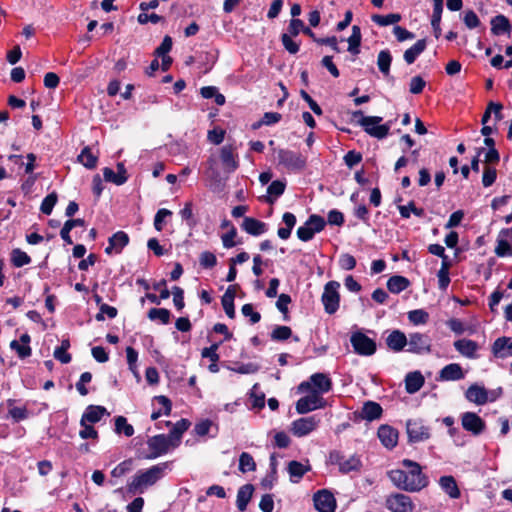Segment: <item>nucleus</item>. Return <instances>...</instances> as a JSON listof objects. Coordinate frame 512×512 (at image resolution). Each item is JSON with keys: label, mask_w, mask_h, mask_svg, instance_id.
<instances>
[{"label": "nucleus", "mask_w": 512, "mask_h": 512, "mask_svg": "<svg viewBox=\"0 0 512 512\" xmlns=\"http://www.w3.org/2000/svg\"><path fill=\"white\" fill-rule=\"evenodd\" d=\"M495 253L499 257L512 256V228H506L500 231Z\"/></svg>", "instance_id": "obj_20"}, {"label": "nucleus", "mask_w": 512, "mask_h": 512, "mask_svg": "<svg viewBox=\"0 0 512 512\" xmlns=\"http://www.w3.org/2000/svg\"><path fill=\"white\" fill-rule=\"evenodd\" d=\"M465 378V373L458 363H450L444 366L438 373L439 381H458Z\"/></svg>", "instance_id": "obj_25"}, {"label": "nucleus", "mask_w": 512, "mask_h": 512, "mask_svg": "<svg viewBox=\"0 0 512 512\" xmlns=\"http://www.w3.org/2000/svg\"><path fill=\"white\" fill-rule=\"evenodd\" d=\"M332 385V380L327 374L318 372L312 374L307 381L301 382L298 390L299 392H313L322 396L331 391Z\"/></svg>", "instance_id": "obj_5"}, {"label": "nucleus", "mask_w": 512, "mask_h": 512, "mask_svg": "<svg viewBox=\"0 0 512 512\" xmlns=\"http://www.w3.org/2000/svg\"><path fill=\"white\" fill-rule=\"evenodd\" d=\"M78 161L88 169H94L98 162V154L93 153L89 146L82 149Z\"/></svg>", "instance_id": "obj_42"}, {"label": "nucleus", "mask_w": 512, "mask_h": 512, "mask_svg": "<svg viewBox=\"0 0 512 512\" xmlns=\"http://www.w3.org/2000/svg\"><path fill=\"white\" fill-rule=\"evenodd\" d=\"M238 469L242 473L253 472L256 470L254 458L248 452H242L239 456Z\"/></svg>", "instance_id": "obj_49"}, {"label": "nucleus", "mask_w": 512, "mask_h": 512, "mask_svg": "<svg viewBox=\"0 0 512 512\" xmlns=\"http://www.w3.org/2000/svg\"><path fill=\"white\" fill-rule=\"evenodd\" d=\"M275 155L278 164L289 171H300L305 167L306 159L300 152L280 148L275 150Z\"/></svg>", "instance_id": "obj_6"}, {"label": "nucleus", "mask_w": 512, "mask_h": 512, "mask_svg": "<svg viewBox=\"0 0 512 512\" xmlns=\"http://www.w3.org/2000/svg\"><path fill=\"white\" fill-rule=\"evenodd\" d=\"M426 47H427L426 39L418 40L414 45H412L410 48H408L404 52V54H403L404 61L408 65L413 64L416 61V59L425 51Z\"/></svg>", "instance_id": "obj_36"}, {"label": "nucleus", "mask_w": 512, "mask_h": 512, "mask_svg": "<svg viewBox=\"0 0 512 512\" xmlns=\"http://www.w3.org/2000/svg\"><path fill=\"white\" fill-rule=\"evenodd\" d=\"M242 228L250 235L259 236L267 231V224L252 217H245Z\"/></svg>", "instance_id": "obj_33"}, {"label": "nucleus", "mask_w": 512, "mask_h": 512, "mask_svg": "<svg viewBox=\"0 0 512 512\" xmlns=\"http://www.w3.org/2000/svg\"><path fill=\"white\" fill-rule=\"evenodd\" d=\"M310 470L311 466L308 460L305 461V463L292 460L287 464V472L292 483H299L303 476Z\"/></svg>", "instance_id": "obj_26"}, {"label": "nucleus", "mask_w": 512, "mask_h": 512, "mask_svg": "<svg viewBox=\"0 0 512 512\" xmlns=\"http://www.w3.org/2000/svg\"><path fill=\"white\" fill-rule=\"evenodd\" d=\"M361 30L358 26L354 25L352 27V34L348 38V51L354 55L360 53V45H361Z\"/></svg>", "instance_id": "obj_47"}, {"label": "nucleus", "mask_w": 512, "mask_h": 512, "mask_svg": "<svg viewBox=\"0 0 512 512\" xmlns=\"http://www.w3.org/2000/svg\"><path fill=\"white\" fill-rule=\"evenodd\" d=\"M155 400L161 405V408L152 412L151 419L156 420L162 415H169L172 408L171 401L163 395L156 396Z\"/></svg>", "instance_id": "obj_48"}, {"label": "nucleus", "mask_w": 512, "mask_h": 512, "mask_svg": "<svg viewBox=\"0 0 512 512\" xmlns=\"http://www.w3.org/2000/svg\"><path fill=\"white\" fill-rule=\"evenodd\" d=\"M241 312L244 317L249 318L251 324H256L261 319L260 313L255 311L254 306L250 303L244 304Z\"/></svg>", "instance_id": "obj_58"}, {"label": "nucleus", "mask_w": 512, "mask_h": 512, "mask_svg": "<svg viewBox=\"0 0 512 512\" xmlns=\"http://www.w3.org/2000/svg\"><path fill=\"white\" fill-rule=\"evenodd\" d=\"M401 19L402 17L399 13H390L387 15L374 14L371 16L372 22L381 27L397 24Z\"/></svg>", "instance_id": "obj_44"}, {"label": "nucleus", "mask_w": 512, "mask_h": 512, "mask_svg": "<svg viewBox=\"0 0 512 512\" xmlns=\"http://www.w3.org/2000/svg\"><path fill=\"white\" fill-rule=\"evenodd\" d=\"M408 320L414 325H424L429 320V314L423 309H415L408 312Z\"/></svg>", "instance_id": "obj_52"}, {"label": "nucleus", "mask_w": 512, "mask_h": 512, "mask_svg": "<svg viewBox=\"0 0 512 512\" xmlns=\"http://www.w3.org/2000/svg\"><path fill=\"white\" fill-rule=\"evenodd\" d=\"M391 63V52L388 49L381 50L377 56V66L379 71L383 74V76H389Z\"/></svg>", "instance_id": "obj_43"}, {"label": "nucleus", "mask_w": 512, "mask_h": 512, "mask_svg": "<svg viewBox=\"0 0 512 512\" xmlns=\"http://www.w3.org/2000/svg\"><path fill=\"white\" fill-rule=\"evenodd\" d=\"M218 431V424L210 419H201L195 423L193 428L194 434L202 439L215 438L218 434Z\"/></svg>", "instance_id": "obj_22"}, {"label": "nucleus", "mask_w": 512, "mask_h": 512, "mask_svg": "<svg viewBox=\"0 0 512 512\" xmlns=\"http://www.w3.org/2000/svg\"><path fill=\"white\" fill-rule=\"evenodd\" d=\"M286 182L281 180H275L270 183L267 188L268 196L266 201L270 204H273L277 198H279L285 191Z\"/></svg>", "instance_id": "obj_40"}, {"label": "nucleus", "mask_w": 512, "mask_h": 512, "mask_svg": "<svg viewBox=\"0 0 512 512\" xmlns=\"http://www.w3.org/2000/svg\"><path fill=\"white\" fill-rule=\"evenodd\" d=\"M425 379L420 371L409 372L405 377V389L407 393L414 394L424 385Z\"/></svg>", "instance_id": "obj_32"}, {"label": "nucleus", "mask_w": 512, "mask_h": 512, "mask_svg": "<svg viewBox=\"0 0 512 512\" xmlns=\"http://www.w3.org/2000/svg\"><path fill=\"white\" fill-rule=\"evenodd\" d=\"M31 337L29 334L24 333L20 336L19 340H13L10 343V348L16 352L20 359H25L32 354V349L29 345Z\"/></svg>", "instance_id": "obj_29"}, {"label": "nucleus", "mask_w": 512, "mask_h": 512, "mask_svg": "<svg viewBox=\"0 0 512 512\" xmlns=\"http://www.w3.org/2000/svg\"><path fill=\"white\" fill-rule=\"evenodd\" d=\"M407 337L403 331L395 329L387 335L385 342L391 351L399 353L407 347Z\"/></svg>", "instance_id": "obj_24"}, {"label": "nucleus", "mask_w": 512, "mask_h": 512, "mask_svg": "<svg viewBox=\"0 0 512 512\" xmlns=\"http://www.w3.org/2000/svg\"><path fill=\"white\" fill-rule=\"evenodd\" d=\"M220 159L228 172H234L239 166L234 149L231 145H226L221 148Z\"/></svg>", "instance_id": "obj_30"}, {"label": "nucleus", "mask_w": 512, "mask_h": 512, "mask_svg": "<svg viewBox=\"0 0 512 512\" xmlns=\"http://www.w3.org/2000/svg\"><path fill=\"white\" fill-rule=\"evenodd\" d=\"M410 285V281L400 275H394L390 277L387 281V288L391 293L399 294L405 289H407Z\"/></svg>", "instance_id": "obj_39"}, {"label": "nucleus", "mask_w": 512, "mask_h": 512, "mask_svg": "<svg viewBox=\"0 0 512 512\" xmlns=\"http://www.w3.org/2000/svg\"><path fill=\"white\" fill-rule=\"evenodd\" d=\"M56 203V193H50L42 200L40 211L45 215H50Z\"/></svg>", "instance_id": "obj_57"}, {"label": "nucleus", "mask_w": 512, "mask_h": 512, "mask_svg": "<svg viewBox=\"0 0 512 512\" xmlns=\"http://www.w3.org/2000/svg\"><path fill=\"white\" fill-rule=\"evenodd\" d=\"M463 429L473 435H480L485 430L484 420L474 412H465L461 416Z\"/></svg>", "instance_id": "obj_16"}, {"label": "nucleus", "mask_w": 512, "mask_h": 512, "mask_svg": "<svg viewBox=\"0 0 512 512\" xmlns=\"http://www.w3.org/2000/svg\"><path fill=\"white\" fill-rule=\"evenodd\" d=\"M147 446L149 449V453L146 455L147 459H156L167 454L168 451L173 448L171 440L165 434L150 437L147 440Z\"/></svg>", "instance_id": "obj_12"}, {"label": "nucleus", "mask_w": 512, "mask_h": 512, "mask_svg": "<svg viewBox=\"0 0 512 512\" xmlns=\"http://www.w3.org/2000/svg\"><path fill=\"white\" fill-rule=\"evenodd\" d=\"M406 351L416 355H427L432 351V339L420 332L409 333Z\"/></svg>", "instance_id": "obj_9"}, {"label": "nucleus", "mask_w": 512, "mask_h": 512, "mask_svg": "<svg viewBox=\"0 0 512 512\" xmlns=\"http://www.w3.org/2000/svg\"><path fill=\"white\" fill-rule=\"evenodd\" d=\"M254 487L252 484H246L239 488L237 492L236 505L239 511L243 512L246 510L249 501L251 500Z\"/></svg>", "instance_id": "obj_38"}, {"label": "nucleus", "mask_w": 512, "mask_h": 512, "mask_svg": "<svg viewBox=\"0 0 512 512\" xmlns=\"http://www.w3.org/2000/svg\"><path fill=\"white\" fill-rule=\"evenodd\" d=\"M189 426L190 422L187 419H180L173 425L169 434L166 435L171 440L173 448L179 446L182 435L188 430Z\"/></svg>", "instance_id": "obj_31"}, {"label": "nucleus", "mask_w": 512, "mask_h": 512, "mask_svg": "<svg viewBox=\"0 0 512 512\" xmlns=\"http://www.w3.org/2000/svg\"><path fill=\"white\" fill-rule=\"evenodd\" d=\"M8 413L10 417L15 421L19 422L28 418L29 413L26 407H9Z\"/></svg>", "instance_id": "obj_62"}, {"label": "nucleus", "mask_w": 512, "mask_h": 512, "mask_svg": "<svg viewBox=\"0 0 512 512\" xmlns=\"http://www.w3.org/2000/svg\"><path fill=\"white\" fill-rule=\"evenodd\" d=\"M314 505L319 512H335L336 500L334 495L327 491L321 490L314 494Z\"/></svg>", "instance_id": "obj_17"}, {"label": "nucleus", "mask_w": 512, "mask_h": 512, "mask_svg": "<svg viewBox=\"0 0 512 512\" xmlns=\"http://www.w3.org/2000/svg\"><path fill=\"white\" fill-rule=\"evenodd\" d=\"M340 284L337 281H329L324 286L321 301L327 314H335L340 306L339 290Z\"/></svg>", "instance_id": "obj_8"}, {"label": "nucleus", "mask_w": 512, "mask_h": 512, "mask_svg": "<svg viewBox=\"0 0 512 512\" xmlns=\"http://www.w3.org/2000/svg\"><path fill=\"white\" fill-rule=\"evenodd\" d=\"M377 436L381 444L388 450H392L398 444V431L388 424H383L378 428Z\"/></svg>", "instance_id": "obj_18"}, {"label": "nucleus", "mask_w": 512, "mask_h": 512, "mask_svg": "<svg viewBox=\"0 0 512 512\" xmlns=\"http://www.w3.org/2000/svg\"><path fill=\"white\" fill-rule=\"evenodd\" d=\"M502 395V388L488 390L484 385L474 383L468 387L465 392V398L476 405H485L496 401Z\"/></svg>", "instance_id": "obj_4"}, {"label": "nucleus", "mask_w": 512, "mask_h": 512, "mask_svg": "<svg viewBox=\"0 0 512 512\" xmlns=\"http://www.w3.org/2000/svg\"><path fill=\"white\" fill-rule=\"evenodd\" d=\"M171 313L166 308H151L148 312V318L151 321H159L161 324H168Z\"/></svg>", "instance_id": "obj_51"}, {"label": "nucleus", "mask_w": 512, "mask_h": 512, "mask_svg": "<svg viewBox=\"0 0 512 512\" xmlns=\"http://www.w3.org/2000/svg\"><path fill=\"white\" fill-rule=\"evenodd\" d=\"M292 335V330L288 326H276L271 332V339L273 341H285Z\"/></svg>", "instance_id": "obj_53"}, {"label": "nucleus", "mask_w": 512, "mask_h": 512, "mask_svg": "<svg viewBox=\"0 0 512 512\" xmlns=\"http://www.w3.org/2000/svg\"><path fill=\"white\" fill-rule=\"evenodd\" d=\"M393 34L396 37L397 41L404 42L406 40L414 39L415 35L414 33L408 31L406 28L395 25L393 27Z\"/></svg>", "instance_id": "obj_63"}, {"label": "nucleus", "mask_w": 512, "mask_h": 512, "mask_svg": "<svg viewBox=\"0 0 512 512\" xmlns=\"http://www.w3.org/2000/svg\"><path fill=\"white\" fill-rule=\"evenodd\" d=\"M383 413V409L381 405L374 401H366L364 402L360 412L359 417L362 420H366L368 422H372L374 420H378L381 418Z\"/></svg>", "instance_id": "obj_28"}, {"label": "nucleus", "mask_w": 512, "mask_h": 512, "mask_svg": "<svg viewBox=\"0 0 512 512\" xmlns=\"http://www.w3.org/2000/svg\"><path fill=\"white\" fill-rule=\"evenodd\" d=\"M129 236L124 231H117L108 239V246L105 253L108 255L120 254L122 250L129 244Z\"/></svg>", "instance_id": "obj_21"}, {"label": "nucleus", "mask_w": 512, "mask_h": 512, "mask_svg": "<svg viewBox=\"0 0 512 512\" xmlns=\"http://www.w3.org/2000/svg\"><path fill=\"white\" fill-rule=\"evenodd\" d=\"M406 431L409 443H419L430 438V428L422 419H409L406 422Z\"/></svg>", "instance_id": "obj_11"}, {"label": "nucleus", "mask_w": 512, "mask_h": 512, "mask_svg": "<svg viewBox=\"0 0 512 512\" xmlns=\"http://www.w3.org/2000/svg\"><path fill=\"white\" fill-rule=\"evenodd\" d=\"M105 316L109 319L115 318L117 316V309L108 304H101L99 313L96 314L95 318L97 321H103L105 320Z\"/></svg>", "instance_id": "obj_59"}, {"label": "nucleus", "mask_w": 512, "mask_h": 512, "mask_svg": "<svg viewBox=\"0 0 512 512\" xmlns=\"http://www.w3.org/2000/svg\"><path fill=\"white\" fill-rule=\"evenodd\" d=\"M385 506L390 512H414L415 504L410 496L393 493L386 498Z\"/></svg>", "instance_id": "obj_14"}, {"label": "nucleus", "mask_w": 512, "mask_h": 512, "mask_svg": "<svg viewBox=\"0 0 512 512\" xmlns=\"http://www.w3.org/2000/svg\"><path fill=\"white\" fill-rule=\"evenodd\" d=\"M352 118L357 120V124L364 130L366 134L378 140L385 139L389 135L393 124V121L391 120L382 124V117L365 116L361 110L354 111L352 113Z\"/></svg>", "instance_id": "obj_3"}, {"label": "nucleus", "mask_w": 512, "mask_h": 512, "mask_svg": "<svg viewBox=\"0 0 512 512\" xmlns=\"http://www.w3.org/2000/svg\"><path fill=\"white\" fill-rule=\"evenodd\" d=\"M103 176L105 181L116 185H122L127 181V176L118 175V173L114 172V170L109 167L103 169Z\"/></svg>", "instance_id": "obj_56"}, {"label": "nucleus", "mask_w": 512, "mask_h": 512, "mask_svg": "<svg viewBox=\"0 0 512 512\" xmlns=\"http://www.w3.org/2000/svg\"><path fill=\"white\" fill-rule=\"evenodd\" d=\"M234 299L235 292L233 291L232 286H229L224 295L222 296L221 304L226 315L231 319L235 317Z\"/></svg>", "instance_id": "obj_41"}, {"label": "nucleus", "mask_w": 512, "mask_h": 512, "mask_svg": "<svg viewBox=\"0 0 512 512\" xmlns=\"http://www.w3.org/2000/svg\"><path fill=\"white\" fill-rule=\"evenodd\" d=\"M339 266L346 271L353 270L356 266V259L351 254H341L339 257Z\"/></svg>", "instance_id": "obj_64"}, {"label": "nucleus", "mask_w": 512, "mask_h": 512, "mask_svg": "<svg viewBox=\"0 0 512 512\" xmlns=\"http://www.w3.org/2000/svg\"><path fill=\"white\" fill-rule=\"evenodd\" d=\"M192 207V202H186L179 213L182 220L185 221L190 228H193L196 225Z\"/></svg>", "instance_id": "obj_55"}, {"label": "nucleus", "mask_w": 512, "mask_h": 512, "mask_svg": "<svg viewBox=\"0 0 512 512\" xmlns=\"http://www.w3.org/2000/svg\"><path fill=\"white\" fill-rule=\"evenodd\" d=\"M199 263L205 269L213 268L217 264V258L212 252L204 251L200 254Z\"/></svg>", "instance_id": "obj_60"}, {"label": "nucleus", "mask_w": 512, "mask_h": 512, "mask_svg": "<svg viewBox=\"0 0 512 512\" xmlns=\"http://www.w3.org/2000/svg\"><path fill=\"white\" fill-rule=\"evenodd\" d=\"M455 350L460 353L463 357L468 359L478 358L479 345L476 341L462 338L458 339L453 343Z\"/></svg>", "instance_id": "obj_23"}, {"label": "nucleus", "mask_w": 512, "mask_h": 512, "mask_svg": "<svg viewBox=\"0 0 512 512\" xmlns=\"http://www.w3.org/2000/svg\"><path fill=\"white\" fill-rule=\"evenodd\" d=\"M495 356L506 357L512 355V337H500L492 345Z\"/></svg>", "instance_id": "obj_35"}, {"label": "nucleus", "mask_w": 512, "mask_h": 512, "mask_svg": "<svg viewBox=\"0 0 512 512\" xmlns=\"http://www.w3.org/2000/svg\"><path fill=\"white\" fill-rule=\"evenodd\" d=\"M115 432L117 434H124L126 437L134 435V427L128 423L124 416H117L115 418Z\"/></svg>", "instance_id": "obj_50"}, {"label": "nucleus", "mask_w": 512, "mask_h": 512, "mask_svg": "<svg viewBox=\"0 0 512 512\" xmlns=\"http://www.w3.org/2000/svg\"><path fill=\"white\" fill-rule=\"evenodd\" d=\"M512 26L505 15H497L491 19V32L494 35L510 34Z\"/></svg>", "instance_id": "obj_34"}, {"label": "nucleus", "mask_w": 512, "mask_h": 512, "mask_svg": "<svg viewBox=\"0 0 512 512\" xmlns=\"http://www.w3.org/2000/svg\"><path fill=\"white\" fill-rule=\"evenodd\" d=\"M350 343L354 352L360 356H372L377 350L375 340L368 337L361 330L351 333Z\"/></svg>", "instance_id": "obj_7"}, {"label": "nucleus", "mask_w": 512, "mask_h": 512, "mask_svg": "<svg viewBox=\"0 0 512 512\" xmlns=\"http://www.w3.org/2000/svg\"><path fill=\"white\" fill-rule=\"evenodd\" d=\"M110 413L103 406L99 405H89L86 407L84 413L82 414L80 425L88 424H96L100 422L103 417H108Z\"/></svg>", "instance_id": "obj_19"}, {"label": "nucleus", "mask_w": 512, "mask_h": 512, "mask_svg": "<svg viewBox=\"0 0 512 512\" xmlns=\"http://www.w3.org/2000/svg\"><path fill=\"white\" fill-rule=\"evenodd\" d=\"M320 421L317 415L302 417L291 423L290 431L298 438L305 437L318 428Z\"/></svg>", "instance_id": "obj_13"}, {"label": "nucleus", "mask_w": 512, "mask_h": 512, "mask_svg": "<svg viewBox=\"0 0 512 512\" xmlns=\"http://www.w3.org/2000/svg\"><path fill=\"white\" fill-rule=\"evenodd\" d=\"M200 94L205 99L214 98L215 103L219 106L225 104V96L219 93L218 88L215 86H205L200 89Z\"/></svg>", "instance_id": "obj_45"}, {"label": "nucleus", "mask_w": 512, "mask_h": 512, "mask_svg": "<svg viewBox=\"0 0 512 512\" xmlns=\"http://www.w3.org/2000/svg\"><path fill=\"white\" fill-rule=\"evenodd\" d=\"M171 215L172 212L170 210L165 208L159 209L154 217V228L159 232L162 231L165 218L170 217Z\"/></svg>", "instance_id": "obj_61"}, {"label": "nucleus", "mask_w": 512, "mask_h": 512, "mask_svg": "<svg viewBox=\"0 0 512 512\" xmlns=\"http://www.w3.org/2000/svg\"><path fill=\"white\" fill-rule=\"evenodd\" d=\"M440 489L450 498L459 499L461 497L460 488L456 479L451 475L441 476L438 480Z\"/></svg>", "instance_id": "obj_27"}, {"label": "nucleus", "mask_w": 512, "mask_h": 512, "mask_svg": "<svg viewBox=\"0 0 512 512\" xmlns=\"http://www.w3.org/2000/svg\"><path fill=\"white\" fill-rule=\"evenodd\" d=\"M306 396L301 397L295 405L299 414H307L309 412L325 408L326 400L317 393L307 392Z\"/></svg>", "instance_id": "obj_15"}, {"label": "nucleus", "mask_w": 512, "mask_h": 512, "mask_svg": "<svg viewBox=\"0 0 512 512\" xmlns=\"http://www.w3.org/2000/svg\"><path fill=\"white\" fill-rule=\"evenodd\" d=\"M329 460L332 464L338 465L339 471L344 474L359 471L362 467V461L359 456L351 455L345 458L341 452L336 450L330 452Z\"/></svg>", "instance_id": "obj_10"}, {"label": "nucleus", "mask_w": 512, "mask_h": 512, "mask_svg": "<svg viewBox=\"0 0 512 512\" xmlns=\"http://www.w3.org/2000/svg\"><path fill=\"white\" fill-rule=\"evenodd\" d=\"M400 465L399 468L387 472L389 480L396 488L409 493H418L429 486V477L423 472L418 462L403 459Z\"/></svg>", "instance_id": "obj_1"}, {"label": "nucleus", "mask_w": 512, "mask_h": 512, "mask_svg": "<svg viewBox=\"0 0 512 512\" xmlns=\"http://www.w3.org/2000/svg\"><path fill=\"white\" fill-rule=\"evenodd\" d=\"M171 470L172 462H162L146 470H139L128 485V490L132 493H143L145 488L157 483Z\"/></svg>", "instance_id": "obj_2"}, {"label": "nucleus", "mask_w": 512, "mask_h": 512, "mask_svg": "<svg viewBox=\"0 0 512 512\" xmlns=\"http://www.w3.org/2000/svg\"><path fill=\"white\" fill-rule=\"evenodd\" d=\"M306 223L307 226H309L312 229L314 234L321 232L326 225L324 218L316 214L310 215L306 220Z\"/></svg>", "instance_id": "obj_54"}, {"label": "nucleus", "mask_w": 512, "mask_h": 512, "mask_svg": "<svg viewBox=\"0 0 512 512\" xmlns=\"http://www.w3.org/2000/svg\"><path fill=\"white\" fill-rule=\"evenodd\" d=\"M10 260L14 267L20 268L31 263V257L19 248L11 251Z\"/></svg>", "instance_id": "obj_46"}, {"label": "nucleus", "mask_w": 512, "mask_h": 512, "mask_svg": "<svg viewBox=\"0 0 512 512\" xmlns=\"http://www.w3.org/2000/svg\"><path fill=\"white\" fill-rule=\"evenodd\" d=\"M282 221L285 227L278 228L277 235L282 240H287L291 236L292 230L296 225L297 219L293 213L285 212L282 216Z\"/></svg>", "instance_id": "obj_37"}]
</instances>
